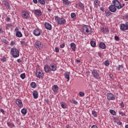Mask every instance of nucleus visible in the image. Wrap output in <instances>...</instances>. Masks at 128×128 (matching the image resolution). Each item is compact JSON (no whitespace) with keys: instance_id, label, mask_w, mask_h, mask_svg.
Masks as SVG:
<instances>
[{"instance_id":"nucleus-1","label":"nucleus","mask_w":128,"mask_h":128,"mask_svg":"<svg viewBox=\"0 0 128 128\" xmlns=\"http://www.w3.org/2000/svg\"><path fill=\"white\" fill-rule=\"evenodd\" d=\"M82 30L86 34H92V28L88 25L84 26L82 28Z\"/></svg>"},{"instance_id":"nucleus-2","label":"nucleus","mask_w":128,"mask_h":128,"mask_svg":"<svg viewBox=\"0 0 128 128\" xmlns=\"http://www.w3.org/2000/svg\"><path fill=\"white\" fill-rule=\"evenodd\" d=\"M55 20L58 24H60V26L66 22V19H64V18H60L58 16H55Z\"/></svg>"},{"instance_id":"nucleus-3","label":"nucleus","mask_w":128,"mask_h":128,"mask_svg":"<svg viewBox=\"0 0 128 128\" xmlns=\"http://www.w3.org/2000/svg\"><path fill=\"white\" fill-rule=\"evenodd\" d=\"M11 54L13 58H18L20 56V52L16 48H12Z\"/></svg>"},{"instance_id":"nucleus-4","label":"nucleus","mask_w":128,"mask_h":128,"mask_svg":"<svg viewBox=\"0 0 128 128\" xmlns=\"http://www.w3.org/2000/svg\"><path fill=\"white\" fill-rule=\"evenodd\" d=\"M112 4L118 10H120V8H122V5L120 4V2H118V0H112Z\"/></svg>"},{"instance_id":"nucleus-5","label":"nucleus","mask_w":128,"mask_h":128,"mask_svg":"<svg viewBox=\"0 0 128 128\" xmlns=\"http://www.w3.org/2000/svg\"><path fill=\"white\" fill-rule=\"evenodd\" d=\"M120 30L122 32H126L128 30V22H126V24H121L120 26Z\"/></svg>"},{"instance_id":"nucleus-6","label":"nucleus","mask_w":128,"mask_h":128,"mask_svg":"<svg viewBox=\"0 0 128 128\" xmlns=\"http://www.w3.org/2000/svg\"><path fill=\"white\" fill-rule=\"evenodd\" d=\"M36 76L38 78H44V72L40 70H38L36 72Z\"/></svg>"},{"instance_id":"nucleus-7","label":"nucleus","mask_w":128,"mask_h":128,"mask_svg":"<svg viewBox=\"0 0 128 128\" xmlns=\"http://www.w3.org/2000/svg\"><path fill=\"white\" fill-rule=\"evenodd\" d=\"M35 48H36L37 50H42V43L40 41L35 42Z\"/></svg>"},{"instance_id":"nucleus-8","label":"nucleus","mask_w":128,"mask_h":128,"mask_svg":"<svg viewBox=\"0 0 128 128\" xmlns=\"http://www.w3.org/2000/svg\"><path fill=\"white\" fill-rule=\"evenodd\" d=\"M106 96H107V98L109 100H116L114 95L112 94V93H108Z\"/></svg>"},{"instance_id":"nucleus-9","label":"nucleus","mask_w":128,"mask_h":128,"mask_svg":"<svg viewBox=\"0 0 128 128\" xmlns=\"http://www.w3.org/2000/svg\"><path fill=\"white\" fill-rule=\"evenodd\" d=\"M20 28H18L16 27L15 28V32H16V36H17V38H22V32H20L19 30Z\"/></svg>"},{"instance_id":"nucleus-10","label":"nucleus","mask_w":128,"mask_h":128,"mask_svg":"<svg viewBox=\"0 0 128 128\" xmlns=\"http://www.w3.org/2000/svg\"><path fill=\"white\" fill-rule=\"evenodd\" d=\"M92 75L95 78H100V76L98 75V70H93L92 71Z\"/></svg>"},{"instance_id":"nucleus-11","label":"nucleus","mask_w":128,"mask_h":128,"mask_svg":"<svg viewBox=\"0 0 128 128\" xmlns=\"http://www.w3.org/2000/svg\"><path fill=\"white\" fill-rule=\"evenodd\" d=\"M108 8L111 12H116V8L114 4H111Z\"/></svg>"},{"instance_id":"nucleus-12","label":"nucleus","mask_w":128,"mask_h":128,"mask_svg":"<svg viewBox=\"0 0 128 128\" xmlns=\"http://www.w3.org/2000/svg\"><path fill=\"white\" fill-rule=\"evenodd\" d=\"M33 34L36 36H40V28L34 30L33 32Z\"/></svg>"},{"instance_id":"nucleus-13","label":"nucleus","mask_w":128,"mask_h":128,"mask_svg":"<svg viewBox=\"0 0 128 128\" xmlns=\"http://www.w3.org/2000/svg\"><path fill=\"white\" fill-rule=\"evenodd\" d=\"M16 104L17 106H19V108H22V100L20 99H17L16 101Z\"/></svg>"},{"instance_id":"nucleus-14","label":"nucleus","mask_w":128,"mask_h":128,"mask_svg":"<svg viewBox=\"0 0 128 128\" xmlns=\"http://www.w3.org/2000/svg\"><path fill=\"white\" fill-rule=\"evenodd\" d=\"M45 28L46 29L48 30H52V26L48 22H46L44 24Z\"/></svg>"},{"instance_id":"nucleus-15","label":"nucleus","mask_w":128,"mask_h":128,"mask_svg":"<svg viewBox=\"0 0 128 128\" xmlns=\"http://www.w3.org/2000/svg\"><path fill=\"white\" fill-rule=\"evenodd\" d=\"M22 18H28L30 14H28V12H24V11H22Z\"/></svg>"},{"instance_id":"nucleus-16","label":"nucleus","mask_w":128,"mask_h":128,"mask_svg":"<svg viewBox=\"0 0 128 128\" xmlns=\"http://www.w3.org/2000/svg\"><path fill=\"white\" fill-rule=\"evenodd\" d=\"M50 70L52 72H56V66L54 64H50Z\"/></svg>"},{"instance_id":"nucleus-17","label":"nucleus","mask_w":128,"mask_h":128,"mask_svg":"<svg viewBox=\"0 0 128 128\" xmlns=\"http://www.w3.org/2000/svg\"><path fill=\"white\" fill-rule=\"evenodd\" d=\"M34 98L36 99L38 98V92L36 90H34L32 92Z\"/></svg>"},{"instance_id":"nucleus-18","label":"nucleus","mask_w":128,"mask_h":128,"mask_svg":"<svg viewBox=\"0 0 128 128\" xmlns=\"http://www.w3.org/2000/svg\"><path fill=\"white\" fill-rule=\"evenodd\" d=\"M99 48H102V50H105L106 48V44L103 42H100L99 44Z\"/></svg>"},{"instance_id":"nucleus-19","label":"nucleus","mask_w":128,"mask_h":128,"mask_svg":"<svg viewBox=\"0 0 128 128\" xmlns=\"http://www.w3.org/2000/svg\"><path fill=\"white\" fill-rule=\"evenodd\" d=\"M44 71L46 72H50V68L48 66V65H46L44 66Z\"/></svg>"},{"instance_id":"nucleus-20","label":"nucleus","mask_w":128,"mask_h":128,"mask_svg":"<svg viewBox=\"0 0 128 128\" xmlns=\"http://www.w3.org/2000/svg\"><path fill=\"white\" fill-rule=\"evenodd\" d=\"M62 3L64 4H65V6H68L72 4V2L68 1V0H62Z\"/></svg>"},{"instance_id":"nucleus-21","label":"nucleus","mask_w":128,"mask_h":128,"mask_svg":"<svg viewBox=\"0 0 128 128\" xmlns=\"http://www.w3.org/2000/svg\"><path fill=\"white\" fill-rule=\"evenodd\" d=\"M70 73L69 72H66L64 73V76L66 78H67V82H69L70 80Z\"/></svg>"},{"instance_id":"nucleus-22","label":"nucleus","mask_w":128,"mask_h":128,"mask_svg":"<svg viewBox=\"0 0 128 128\" xmlns=\"http://www.w3.org/2000/svg\"><path fill=\"white\" fill-rule=\"evenodd\" d=\"M34 12L35 14H36L37 16H42V11L40 10H34Z\"/></svg>"},{"instance_id":"nucleus-23","label":"nucleus","mask_w":128,"mask_h":128,"mask_svg":"<svg viewBox=\"0 0 128 128\" xmlns=\"http://www.w3.org/2000/svg\"><path fill=\"white\" fill-rule=\"evenodd\" d=\"M52 90L54 92H56L58 90V85H54L52 87Z\"/></svg>"},{"instance_id":"nucleus-24","label":"nucleus","mask_w":128,"mask_h":128,"mask_svg":"<svg viewBox=\"0 0 128 128\" xmlns=\"http://www.w3.org/2000/svg\"><path fill=\"white\" fill-rule=\"evenodd\" d=\"M94 6L98 8V6H100V1L98 0H94Z\"/></svg>"},{"instance_id":"nucleus-25","label":"nucleus","mask_w":128,"mask_h":128,"mask_svg":"<svg viewBox=\"0 0 128 128\" xmlns=\"http://www.w3.org/2000/svg\"><path fill=\"white\" fill-rule=\"evenodd\" d=\"M70 47H71V48L72 50H74V51L76 50V44L74 43H71Z\"/></svg>"},{"instance_id":"nucleus-26","label":"nucleus","mask_w":128,"mask_h":128,"mask_svg":"<svg viewBox=\"0 0 128 128\" xmlns=\"http://www.w3.org/2000/svg\"><path fill=\"white\" fill-rule=\"evenodd\" d=\"M30 86L32 88H36V84L34 82H32L30 84Z\"/></svg>"},{"instance_id":"nucleus-27","label":"nucleus","mask_w":128,"mask_h":128,"mask_svg":"<svg viewBox=\"0 0 128 128\" xmlns=\"http://www.w3.org/2000/svg\"><path fill=\"white\" fill-rule=\"evenodd\" d=\"M21 112L22 114H24V116H26V109L23 108L21 110Z\"/></svg>"},{"instance_id":"nucleus-28","label":"nucleus","mask_w":128,"mask_h":128,"mask_svg":"<svg viewBox=\"0 0 128 128\" xmlns=\"http://www.w3.org/2000/svg\"><path fill=\"white\" fill-rule=\"evenodd\" d=\"M60 106L62 108H66V104L64 102H62L60 103Z\"/></svg>"},{"instance_id":"nucleus-29","label":"nucleus","mask_w":128,"mask_h":128,"mask_svg":"<svg viewBox=\"0 0 128 128\" xmlns=\"http://www.w3.org/2000/svg\"><path fill=\"white\" fill-rule=\"evenodd\" d=\"M105 14H106V16L107 17L110 16H112V14L110 12H108L106 10L105 11Z\"/></svg>"},{"instance_id":"nucleus-30","label":"nucleus","mask_w":128,"mask_h":128,"mask_svg":"<svg viewBox=\"0 0 128 128\" xmlns=\"http://www.w3.org/2000/svg\"><path fill=\"white\" fill-rule=\"evenodd\" d=\"M5 6L7 8H9V10L10 8V4L8 1L5 2Z\"/></svg>"},{"instance_id":"nucleus-31","label":"nucleus","mask_w":128,"mask_h":128,"mask_svg":"<svg viewBox=\"0 0 128 128\" xmlns=\"http://www.w3.org/2000/svg\"><path fill=\"white\" fill-rule=\"evenodd\" d=\"M110 112L112 114H113V116H116V111L113 110H110Z\"/></svg>"},{"instance_id":"nucleus-32","label":"nucleus","mask_w":128,"mask_h":128,"mask_svg":"<svg viewBox=\"0 0 128 128\" xmlns=\"http://www.w3.org/2000/svg\"><path fill=\"white\" fill-rule=\"evenodd\" d=\"M104 64L106 66H110V61H108V60H105Z\"/></svg>"},{"instance_id":"nucleus-33","label":"nucleus","mask_w":128,"mask_h":128,"mask_svg":"<svg viewBox=\"0 0 128 128\" xmlns=\"http://www.w3.org/2000/svg\"><path fill=\"white\" fill-rule=\"evenodd\" d=\"M122 68H124L122 65H119L118 67L116 68L117 70H122Z\"/></svg>"},{"instance_id":"nucleus-34","label":"nucleus","mask_w":128,"mask_h":128,"mask_svg":"<svg viewBox=\"0 0 128 128\" xmlns=\"http://www.w3.org/2000/svg\"><path fill=\"white\" fill-rule=\"evenodd\" d=\"M90 44L91 46H92V48H94L96 46V42H94V41H91L90 42Z\"/></svg>"},{"instance_id":"nucleus-35","label":"nucleus","mask_w":128,"mask_h":128,"mask_svg":"<svg viewBox=\"0 0 128 128\" xmlns=\"http://www.w3.org/2000/svg\"><path fill=\"white\" fill-rule=\"evenodd\" d=\"M20 78H21L22 80H24V78H26V74H22L20 76Z\"/></svg>"},{"instance_id":"nucleus-36","label":"nucleus","mask_w":128,"mask_h":128,"mask_svg":"<svg viewBox=\"0 0 128 128\" xmlns=\"http://www.w3.org/2000/svg\"><path fill=\"white\" fill-rule=\"evenodd\" d=\"M92 114L95 118H96V116H98V114H96V112L94 110L92 111Z\"/></svg>"},{"instance_id":"nucleus-37","label":"nucleus","mask_w":128,"mask_h":128,"mask_svg":"<svg viewBox=\"0 0 128 128\" xmlns=\"http://www.w3.org/2000/svg\"><path fill=\"white\" fill-rule=\"evenodd\" d=\"M38 2L40 3V4H46L44 0H38Z\"/></svg>"},{"instance_id":"nucleus-38","label":"nucleus","mask_w":128,"mask_h":128,"mask_svg":"<svg viewBox=\"0 0 128 128\" xmlns=\"http://www.w3.org/2000/svg\"><path fill=\"white\" fill-rule=\"evenodd\" d=\"M70 16H71L72 18H76V14L74 12H72Z\"/></svg>"},{"instance_id":"nucleus-39","label":"nucleus","mask_w":128,"mask_h":128,"mask_svg":"<svg viewBox=\"0 0 128 128\" xmlns=\"http://www.w3.org/2000/svg\"><path fill=\"white\" fill-rule=\"evenodd\" d=\"M78 6L80 8H84V5L82 2L79 3Z\"/></svg>"},{"instance_id":"nucleus-40","label":"nucleus","mask_w":128,"mask_h":128,"mask_svg":"<svg viewBox=\"0 0 128 128\" xmlns=\"http://www.w3.org/2000/svg\"><path fill=\"white\" fill-rule=\"evenodd\" d=\"M78 94L80 96H84V92H79Z\"/></svg>"},{"instance_id":"nucleus-41","label":"nucleus","mask_w":128,"mask_h":128,"mask_svg":"<svg viewBox=\"0 0 128 128\" xmlns=\"http://www.w3.org/2000/svg\"><path fill=\"white\" fill-rule=\"evenodd\" d=\"M116 124H119L120 126H122V122H120V120H116Z\"/></svg>"},{"instance_id":"nucleus-42","label":"nucleus","mask_w":128,"mask_h":128,"mask_svg":"<svg viewBox=\"0 0 128 128\" xmlns=\"http://www.w3.org/2000/svg\"><path fill=\"white\" fill-rule=\"evenodd\" d=\"M7 124H8V126H14V124H12V123H10V122H8Z\"/></svg>"},{"instance_id":"nucleus-43","label":"nucleus","mask_w":128,"mask_h":128,"mask_svg":"<svg viewBox=\"0 0 128 128\" xmlns=\"http://www.w3.org/2000/svg\"><path fill=\"white\" fill-rule=\"evenodd\" d=\"M71 102L72 104H78V102H76V100H72V101H71Z\"/></svg>"},{"instance_id":"nucleus-44","label":"nucleus","mask_w":128,"mask_h":128,"mask_svg":"<svg viewBox=\"0 0 128 128\" xmlns=\"http://www.w3.org/2000/svg\"><path fill=\"white\" fill-rule=\"evenodd\" d=\"M119 114H120L122 116H126V114H124L122 112H120Z\"/></svg>"},{"instance_id":"nucleus-45","label":"nucleus","mask_w":128,"mask_h":128,"mask_svg":"<svg viewBox=\"0 0 128 128\" xmlns=\"http://www.w3.org/2000/svg\"><path fill=\"white\" fill-rule=\"evenodd\" d=\"M1 60L2 62H6V58L5 57H2Z\"/></svg>"},{"instance_id":"nucleus-46","label":"nucleus","mask_w":128,"mask_h":128,"mask_svg":"<svg viewBox=\"0 0 128 128\" xmlns=\"http://www.w3.org/2000/svg\"><path fill=\"white\" fill-rule=\"evenodd\" d=\"M120 106L121 108H124V102H121V103L120 104Z\"/></svg>"},{"instance_id":"nucleus-47","label":"nucleus","mask_w":128,"mask_h":128,"mask_svg":"<svg viewBox=\"0 0 128 128\" xmlns=\"http://www.w3.org/2000/svg\"><path fill=\"white\" fill-rule=\"evenodd\" d=\"M55 52H60V48H58V47H56L55 48Z\"/></svg>"},{"instance_id":"nucleus-48","label":"nucleus","mask_w":128,"mask_h":128,"mask_svg":"<svg viewBox=\"0 0 128 128\" xmlns=\"http://www.w3.org/2000/svg\"><path fill=\"white\" fill-rule=\"evenodd\" d=\"M114 39L116 40L117 42H118L120 40V38L118 36H114Z\"/></svg>"},{"instance_id":"nucleus-49","label":"nucleus","mask_w":128,"mask_h":128,"mask_svg":"<svg viewBox=\"0 0 128 128\" xmlns=\"http://www.w3.org/2000/svg\"><path fill=\"white\" fill-rule=\"evenodd\" d=\"M109 30L108 28H104V32H108Z\"/></svg>"},{"instance_id":"nucleus-50","label":"nucleus","mask_w":128,"mask_h":128,"mask_svg":"<svg viewBox=\"0 0 128 128\" xmlns=\"http://www.w3.org/2000/svg\"><path fill=\"white\" fill-rule=\"evenodd\" d=\"M60 48H64V44H60Z\"/></svg>"},{"instance_id":"nucleus-51","label":"nucleus","mask_w":128,"mask_h":128,"mask_svg":"<svg viewBox=\"0 0 128 128\" xmlns=\"http://www.w3.org/2000/svg\"><path fill=\"white\" fill-rule=\"evenodd\" d=\"M98 56H100V58H102V53H100V52H98Z\"/></svg>"},{"instance_id":"nucleus-52","label":"nucleus","mask_w":128,"mask_h":128,"mask_svg":"<svg viewBox=\"0 0 128 128\" xmlns=\"http://www.w3.org/2000/svg\"><path fill=\"white\" fill-rule=\"evenodd\" d=\"M7 26H8L9 28H12V24H7Z\"/></svg>"},{"instance_id":"nucleus-53","label":"nucleus","mask_w":128,"mask_h":128,"mask_svg":"<svg viewBox=\"0 0 128 128\" xmlns=\"http://www.w3.org/2000/svg\"><path fill=\"white\" fill-rule=\"evenodd\" d=\"M44 101L47 102V104H48V102H50V101L48 100V98H46L44 99Z\"/></svg>"},{"instance_id":"nucleus-54","label":"nucleus","mask_w":128,"mask_h":128,"mask_svg":"<svg viewBox=\"0 0 128 128\" xmlns=\"http://www.w3.org/2000/svg\"><path fill=\"white\" fill-rule=\"evenodd\" d=\"M20 44H26V42L21 41Z\"/></svg>"},{"instance_id":"nucleus-55","label":"nucleus","mask_w":128,"mask_h":128,"mask_svg":"<svg viewBox=\"0 0 128 128\" xmlns=\"http://www.w3.org/2000/svg\"><path fill=\"white\" fill-rule=\"evenodd\" d=\"M100 10H102V12H104V8L101 7L100 8Z\"/></svg>"},{"instance_id":"nucleus-56","label":"nucleus","mask_w":128,"mask_h":128,"mask_svg":"<svg viewBox=\"0 0 128 128\" xmlns=\"http://www.w3.org/2000/svg\"><path fill=\"white\" fill-rule=\"evenodd\" d=\"M101 32H104V28H101Z\"/></svg>"},{"instance_id":"nucleus-57","label":"nucleus","mask_w":128,"mask_h":128,"mask_svg":"<svg viewBox=\"0 0 128 128\" xmlns=\"http://www.w3.org/2000/svg\"><path fill=\"white\" fill-rule=\"evenodd\" d=\"M17 62H18L20 63V62H22V60H20V59H18V60H17Z\"/></svg>"},{"instance_id":"nucleus-58","label":"nucleus","mask_w":128,"mask_h":128,"mask_svg":"<svg viewBox=\"0 0 128 128\" xmlns=\"http://www.w3.org/2000/svg\"><path fill=\"white\" fill-rule=\"evenodd\" d=\"M33 2L34 4H38V0H33Z\"/></svg>"},{"instance_id":"nucleus-59","label":"nucleus","mask_w":128,"mask_h":128,"mask_svg":"<svg viewBox=\"0 0 128 128\" xmlns=\"http://www.w3.org/2000/svg\"><path fill=\"white\" fill-rule=\"evenodd\" d=\"M92 128H98V126L96 125H93L92 126Z\"/></svg>"},{"instance_id":"nucleus-60","label":"nucleus","mask_w":128,"mask_h":128,"mask_svg":"<svg viewBox=\"0 0 128 128\" xmlns=\"http://www.w3.org/2000/svg\"><path fill=\"white\" fill-rule=\"evenodd\" d=\"M0 112H2V114H4V109H1Z\"/></svg>"},{"instance_id":"nucleus-61","label":"nucleus","mask_w":128,"mask_h":128,"mask_svg":"<svg viewBox=\"0 0 128 128\" xmlns=\"http://www.w3.org/2000/svg\"><path fill=\"white\" fill-rule=\"evenodd\" d=\"M10 17L7 18V22H10Z\"/></svg>"},{"instance_id":"nucleus-62","label":"nucleus","mask_w":128,"mask_h":128,"mask_svg":"<svg viewBox=\"0 0 128 128\" xmlns=\"http://www.w3.org/2000/svg\"><path fill=\"white\" fill-rule=\"evenodd\" d=\"M47 10H48V12H52V9H50V8H48Z\"/></svg>"},{"instance_id":"nucleus-63","label":"nucleus","mask_w":128,"mask_h":128,"mask_svg":"<svg viewBox=\"0 0 128 128\" xmlns=\"http://www.w3.org/2000/svg\"><path fill=\"white\" fill-rule=\"evenodd\" d=\"M76 62H80V60H76Z\"/></svg>"},{"instance_id":"nucleus-64","label":"nucleus","mask_w":128,"mask_h":128,"mask_svg":"<svg viewBox=\"0 0 128 128\" xmlns=\"http://www.w3.org/2000/svg\"><path fill=\"white\" fill-rule=\"evenodd\" d=\"M125 128H128V125H126V126H125Z\"/></svg>"}]
</instances>
